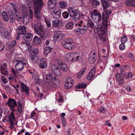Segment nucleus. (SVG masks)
<instances>
[{"label": "nucleus", "mask_w": 135, "mask_h": 135, "mask_svg": "<svg viewBox=\"0 0 135 135\" xmlns=\"http://www.w3.org/2000/svg\"><path fill=\"white\" fill-rule=\"evenodd\" d=\"M105 13H103V21L102 26H99L95 27L97 31V33L98 35V37L100 40L103 41H105V35L106 31L108 26V19L109 16L111 14V11L109 10H105Z\"/></svg>", "instance_id": "obj_1"}, {"label": "nucleus", "mask_w": 135, "mask_h": 135, "mask_svg": "<svg viewBox=\"0 0 135 135\" xmlns=\"http://www.w3.org/2000/svg\"><path fill=\"white\" fill-rule=\"evenodd\" d=\"M34 29L36 33L39 35L42 40H45L47 36V34L45 30L43 25L41 23H39L33 26Z\"/></svg>", "instance_id": "obj_2"}, {"label": "nucleus", "mask_w": 135, "mask_h": 135, "mask_svg": "<svg viewBox=\"0 0 135 135\" xmlns=\"http://www.w3.org/2000/svg\"><path fill=\"white\" fill-rule=\"evenodd\" d=\"M33 4L35 16L37 18L40 19L42 16L41 11L44 5L42 1V0H36L33 1Z\"/></svg>", "instance_id": "obj_3"}, {"label": "nucleus", "mask_w": 135, "mask_h": 135, "mask_svg": "<svg viewBox=\"0 0 135 135\" xmlns=\"http://www.w3.org/2000/svg\"><path fill=\"white\" fill-rule=\"evenodd\" d=\"M98 10L96 9L93 11V12L91 13V17L94 22H99L102 20V16L100 13L97 12Z\"/></svg>", "instance_id": "obj_4"}, {"label": "nucleus", "mask_w": 135, "mask_h": 135, "mask_svg": "<svg viewBox=\"0 0 135 135\" xmlns=\"http://www.w3.org/2000/svg\"><path fill=\"white\" fill-rule=\"evenodd\" d=\"M57 80V78L56 77H54L53 78L51 74L49 73L46 75V81L48 85L50 86H52L54 85L53 82H54V80L56 81Z\"/></svg>", "instance_id": "obj_5"}, {"label": "nucleus", "mask_w": 135, "mask_h": 135, "mask_svg": "<svg viewBox=\"0 0 135 135\" xmlns=\"http://www.w3.org/2000/svg\"><path fill=\"white\" fill-rule=\"evenodd\" d=\"M71 38H69L65 41H62V44L63 46L65 49L71 50L73 48V43Z\"/></svg>", "instance_id": "obj_6"}, {"label": "nucleus", "mask_w": 135, "mask_h": 135, "mask_svg": "<svg viewBox=\"0 0 135 135\" xmlns=\"http://www.w3.org/2000/svg\"><path fill=\"white\" fill-rule=\"evenodd\" d=\"M13 62H16L15 68L16 71H22L24 67V65H26V63H23L22 61L17 60H15L13 61Z\"/></svg>", "instance_id": "obj_7"}, {"label": "nucleus", "mask_w": 135, "mask_h": 135, "mask_svg": "<svg viewBox=\"0 0 135 135\" xmlns=\"http://www.w3.org/2000/svg\"><path fill=\"white\" fill-rule=\"evenodd\" d=\"M97 57L95 51H91L90 54L88 58V60L89 62L91 64H94L97 59Z\"/></svg>", "instance_id": "obj_8"}, {"label": "nucleus", "mask_w": 135, "mask_h": 135, "mask_svg": "<svg viewBox=\"0 0 135 135\" xmlns=\"http://www.w3.org/2000/svg\"><path fill=\"white\" fill-rule=\"evenodd\" d=\"M51 68L52 71L55 75L58 76H60L61 75L60 68L57 65L53 64L51 66Z\"/></svg>", "instance_id": "obj_9"}, {"label": "nucleus", "mask_w": 135, "mask_h": 135, "mask_svg": "<svg viewBox=\"0 0 135 135\" xmlns=\"http://www.w3.org/2000/svg\"><path fill=\"white\" fill-rule=\"evenodd\" d=\"M62 22L59 20L56 19L52 21V25L53 27L60 28L62 26Z\"/></svg>", "instance_id": "obj_10"}, {"label": "nucleus", "mask_w": 135, "mask_h": 135, "mask_svg": "<svg viewBox=\"0 0 135 135\" xmlns=\"http://www.w3.org/2000/svg\"><path fill=\"white\" fill-rule=\"evenodd\" d=\"M70 16L73 17V20L76 21H78L80 18V14L77 9H75L74 12L70 15Z\"/></svg>", "instance_id": "obj_11"}, {"label": "nucleus", "mask_w": 135, "mask_h": 135, "mask_svg": "<svg viewBox=\"0 0 135 135\" xmlns=\"http://www.w3.org/2000/svg\"><path fill=\"white\" fill-rule=\"evenodd\" d=\"M18 32V35H24L26 32L25 27L24 26H21L18 27L17 29Z\"/></svg>", "instance_id": "obj_12"}, {"label": "nucleus", "mask_w": 135, "mask_h": 135, "mask_svg": "<svg viewBox=\"0 0 135 135\" xmlns=\"http://www.w3.org/2000/svg\"><path fill=\"white\" fill-rule=\"evenodd\" d=\"M84 25V27H85V28L86 29V31L89 27H90L91 28H94L95 27L94 22L90 20H88L86 23H85Z\"/></svg>", "instance_id": "obj_13"}, {"label": "nucleus", "mask_w": 135, "mask_h": 135, "mask_svg": "<svg viewBox=\"0 0 135 135\" xmlns=\"http://www.w3.org/2000/svg\"><path fill=\"white\" fill-rule=\"evenodd\" d=\"M6 104L8 105L9 107L12 108L17 105L16 102L14 99L11 98L8 99Z\"/></svg>", "instance_id": "obj_14"}, {"label": "nucleus", "mask_w": 135, "mask_h": 135, "mask_svg": "<svg viewBox=\"0 0 135 135\" xmlns=\"http://www.w3.org/2000/svg\"><path fill=\"white\" fill-rule=\"evenodd\" d=\"M47 63L45 59L42 58L40 60V62L38 64L40 68L41 69L46 68L47 66Z\"/></svg>", "instance_id": "obj_15"}, {"label": "nucleus", "mask_w": 135, "mask_h": 135, "mask_svg": "<svg viewBox=\"0 0 135 135\" xmlns=\"http://www.w3.org/2000/svg\"><path fill=\"white\" fill-rule=\"evenodd\" d=\"M21 85V88L22 91L23 92H25L26 95H29V89L23 83H22Z\"/></svg>", "instance_id": "obj_16"}, {"label": "nucleus", "mask_w": 135, "mask_h": 135, "mask_svg": "<svg viewBox=\"0 0 135 135\" xmlns=\"http://www.w3.org/2000/svg\"><path fill=\"white\" fill-rule=\"evenodd\" d=\"M95 68L93 67L87 76V79L89 80L93 79L95 74Z\"/></svg>", "instance_id": "obj_17"}, {"label": "nucleus", "mask_w": 135, "mask_h": 135, "mask_svg": "<svg viewBox=\"0 0 135 135\" xmlns=\"http://www.w3.org/2000/svg\"><path fill=\"white\" fill-rule=\"evenodd\" d=\"M72 57L73 60L77 61L80 60L82 58V57L80 56L79 54L77 52H72Z\"/></svg>", "instance_id": "obj_18"}, {"label": "nucleus", "mask_w": 135, "mask_h": 135, "mask_svg": "<svg viewBox=\"0 0 135 135\" xmlns=\"http://www.w3.org/2000/svg\"><path fill=\"white\" fill-rule=\"evenodd\" d=\"M51 14L54 17L56 18H58L60 17L61 12L59 11H57L55 9L52 11Z\"/></svg>", "instance_id": "obj_19"}, {"label": "nucleus", "mask_w": 135, "mask_h": 135, "mask_svg": "<svg viewBox=\"0 0 135 135\" xmlns=\"http://www.w3.org/2000/svg\"><path fill=\"white\" fill-rule=\"evenodd\" d=\"M101 1L104 8V11H106V8L109 6L110 4L107 0H101Z\"/></svg>", "instance_id": "obj_20"}, {"label": "nucleus", "mask_w": 135, "mask_h": 135, "mask_svg": "<svg viewBox=\"0 0 135 135\" xmlns=\"http://www.w3.org/2000/svg\"><path fill=\"white\" fill-rule=\"evenodd\" d=\"M32 34L29 33L25 34L23 37V39L25 41L29 42L32 40Z\"/></svg>", "instance_id": "obj_21"}, {"label": "nucleus", "mask_w": 135, "mask_h": 135, "mask_svg": "<svg viewBox=\"0 0 135 135\" xmlns=\"http://www.w3.org/2000/svg\"><path fill=\"white\" fill-rule=\"evenodd\" d=\"M48 6L50 9L54 8V6L56 4V0H49Z\"/></svg>", "instance_id": "obj_22"}, {"label": "nucleus", "mask_w": 135, "mask_h": 135, "mask_svg": "<svg viewBox=\"0 0 135 135\" xmlns=\"http://www.w3.org/2000/svg\"><path fill=\"white\" fill-rule=\"evenodd\" d=\"M3 20L6 21H8L9 18L8 15L5 11H3L1 14Z\"/></svg>", "instance_id": "obj_23"}, {"label": "nucleus", "mask_w": 135, "mask_h": 135, "mask_svg": "<svg viewBox=\"0 0 135 135\" xmlns=\"http://www.w3.org/2000/svg\"><path fill=\"white\" fill-rule=\"evenodd\" d=\"M41 40L40 38L38 37L37 36H35L33 39V44L38 45L41 43Z\"/></svg>", "instance_id": "obj_24"}, {"label": "nucleus", "mask_w": 135, "mask_h": 135, "mask_svg": "<svg viewBox=\"0 0 135 135\" xmlns=\"http://www.w3.org/2000/svg\"><path fill=\"white\" fill-rule=\"evenodd\" d=\"M30 18L27 15H25L23 17L22 22L24 24H28L29 22Z\"/></svg>", "instance_id": "obj_25"}, {"label": "nucleus", "mask_w": 135, "mask_h": 135, "mask_svg": "<svg viewBox=\"0 0 135 135\" xmlns=\"http://www.w3.org/2000/svg\"><path fill=\"white\" fill-rule=\"evenodd\" d=\"M4 67L1 66V71L2 74L5 75H7L8 74V72L6 68V64H3Z\"/></svg>", "instance_id": "obj_26"}, {"label": "nucleus", "mask_w": 135, "mask_h": 135, "mask_svg": "<svg viewBox=\"0 0 135 135\" xmlns=\"http://www.w3.org/2000/svg\"><path fill=\"white\" fill-rule=\"evenodd\" d=\"M75 32L78 34H79L78 33L79 32L80 34H83L86 32V29L85 28H83L82 27H79L75 30Z\"/></svg>", "instance_id": "obj_27"}, {"label": "nucleus", "mask_w": 135, "mask_h": 135, "mask_svg": "<svg viewBox=\"0 0 135 135\" xmlns=\"http://www.w3.org/2000/svg\"><path fill=\"white\" fill-rule=\"evenodd\" d=\"M59 33H60L59 31H57L56 33H55L53 37L54 40L55 41H60L61 40V35H59Z\"/></svg>", "instance_id": "obj_28"}, {"label": "nucleus", "mask_w": 135, "mask_h": 135, "mask_svg": "<svg viewBox=\"0 0 135 135\" xmlns=\"http://www.w3.org/2000/svg\"><path fill=\"white\" fill-rule=\"evenodd\" d=\"M9 20H10V22L11 23H13L15 20V17L13 13H11L9 14Z\"/></svg>", "instance_id": "obj_29"}, {"label": "nucleus", "mask_w": 135, "mask_h": 135, "mask_svg": "<svg viewBox=\"0 0 135 135\" xmlns=\"http://www.w3.org/2000/svg\"><path fill=\"white\" fill-rule=\"evenodd\" d=\"M126 4L127 6H135V0H127Z\"/></svg>", "instance_id": "obj_30"}, {"label": "nucleus", "mask_w": 135, "mask_h": 135, "mask_svg": "<svg viewBox=\"0 0 135 135\" xmlns=\"http://www.w3.org/2000/svg\"><path fill=\"white\" fill-rule=\"evenodd\" d=\"M61 65L59 64L58 65L59 67L60 68V69L64 71H66L68 70V68L66 64H64L61 63Z\"/></svg>", "instance_id": "obj_31"}, {"label": "nucleus", "mask_w": 135, "mask_h": 135, "mask_svg": "<svg viewBox=\"0 0 135 135\" xmlns=\"http://www.w3.org/2000/svg\"><path fill=\"white\" fill-rule=\"evenodd\" d=\"M86 70V69L85 68L83 69L76 75V77L79 78H80L84 73Z\"/></svg>", "instance_id": "obj_32"}, {"label": "nucleus", "mask_w": 135, "mask_h": 135, "mask_svg": "<svg viewBox=\"0 0 135 135\" xmlns=\"http://www.w3.org/2000/svg\"><path fill=\"white\" fill-rule=\"evenodd\" d=\"M66 57L67 61H71L73 60L72 52L67 54L66 55Z\"/></svg>", "instance_id": "obj_33"}, {"label": "nucleus", "mask_w": 135, "mask_h": 135, "mask_svg": "<svg viewBox=\"0 0 135 135\" xmlns=\"http://www.w3.org/2000/svg\"><path fill=\"white\" fill-rule=\"evenodd\" d=\"M90 1L92 3V4L95 6H97L100 4L99 2L97 0H90Z\"/></svg>", "instance_id": "obj_34"}, {"label": "nucleus", "mask_w": 135, "mask_h": 135, "mask_svg": "<svg viewBox=\"0 0 135 135\" xmlns=\"http://www.w3.org/2000/svg\"><path fill=\"white\" fill-rule=\"evenodd\" d=\"M73 22H69L66 25L65 27L67 29H71L73 27Z\"/></svg>", "instance_id": "obj_35"}, {"label": "nucleus", "mask_w": 135, "mask_h": 135, "mask_svg": "<svg viewBox=\"0 0 135 135\" xmlns=\"http://www.w3.org/2000/svg\"><path fill=\"white\" fill-rule=\"evenodd\" d=\"M44 53L46 56L47 54L51 52V50L49 47H46L45 48Z\"/></svg>", "instance_id": "obj_36"}, {"label": "nucleus", "mask_w": 135, "mask_h": 135, "mask_svg": "<svg viewBox=\"0 0 135 135\" xmlns=\"http://www.w3.org/2000/svg\"><path fill=\"white\" fill-rule=\"evenodd\" d=\"M60 8H64L67 7V4L65 2L62 1L60 2Z\"/></svg>", "instance_id": "obj_37"}, {"label": "nucleus", "mask_w": 135, "mask_h": 135, "mask_svg": "<svg viewBox=\"0 0 135 135\" xmlns=\"http://www.w3.org/2000/svg\"><path fill=\"white\" fill-rule=\"evenodd\" d=\"M121 41L122 43H126L127 40V38L126 36L123 35L121 38Z\"/></svg>", "instance_id": "obj_38"}, {"label": "nucleus", "mask_w": 135, "mask_h": 135, "mask_svg": "<svg viewBox=\"0 0 135 135\" xmlns=\"http://www.w3.org/2000/svg\"><path fill=\"white\" fill-rule=\"evenodd\" d=\"M66 84L65 85L64 87L65 88L67 89H69L71 88L73 86V84L71 83H66Z\"/></svg>", "instance_id": "obj_39"}, {"label": "nucleus", "mask_w": 135, "mask_h": 135, "mask_svg": "<svg viewBox=\"0 0 135 135\" xmlns=\"http://www.w3.org/2000/svg\"><path fill=\"white\" fill-rule=\"evenodd\" d=\"M86 86V85L85 84H82L80 85H77L76 86L75 88L77 89L80 88H85Z\"/></svg>", "instance_id": "obj_40"}, {"label": "nucleus", "mask_w": 135, "mask_h": 135, "mask_svg": "<svg viewBox=\"0 0 135 135\" xmlns=\"http://www.w3.org/2000/svg\"><path fill=\"white\" fill-rule=\"evenodd\" d=\"M132 76V74L131 73H127L125 74V77L126 79H130Z\"/></svg>", "instance_id": "obj_41"}, {"label": "nucleus", "mask_w": 135, "mask_h": 135, "mask_svg": "<svg viewBox=\"0 0 135 135\" xmlns=\"http://www.w3.org/2000/svg\"><path fill=\"white\" fill-rule=\"evenodd\" d=\"M31 59L32 61L35 62V60L36 61H37V59H38V60L39 59V58H38V56H37L33 55L32 56V57H31Z\"/></svg>", "instance_id": "obj_42"}, {"label": "nucleus", "mask_w": 135, "mask_h": 135, "mask_svg": "<svg viewBox=\"0 0 135 135\" xmlns=\"http://www.w3.org/2000/svg\"><path fill=\"white\" fill-rule=\"evenodd\" d=\"M27 8L25 5H22L21 9L23 13H25L27 10Z\"/></svg>", "instance_id": "obj_43"}, {"label": "nucleus", "mask_w": 135, "mask_h": 135, "mask_svg": "<svg viewBox=\"0 0 135 135\" xmlns=\"http://www.w3.org/2000/svg\"><path fill=\"white\" fill-rule=\"evenodd\" d=\"M68 9L70 15L72 13H73L74 12L75 10V9L74 10V9H73V7H69L68 8Z\"/></svg>", "instance_id": "obj_44"}, {"label": "nucleus", "mask_w": 135, "mask_h": 135, "mask_svg": "<svg viewBox=\"0 0 135 135\" xmlns=\"http://www.w3.org/2000/svg\"><path fill=\"white\" fill-rule=\"evenodd\" d=\"M16 44V41L15 40H14L12 41V42L11 44L9 45L10 48L13 47L15 46V45Z\"/></svg>", "instance_id": "obj_45"}, {"label": "nucleus", "mask_w": 135, "mask_h": 135, "mask_svg": "<svg viewBox=\"0 0 135 135\" xmlns=\"http://www.w3.org/2000/svg\"><path fill=\"white\" fill-rule=\"evenodd\" d=\"M62 15L64 18H67L69 17V14L66 12H64L62 13Z\"/></svg>", "instance_id": "obj_46"}, {"label": "nucleus", "mask_w": 135, "mask_h": 135, "mask_svg": "<svg viewBox=\"0 0 135 135\" xmlns=\"http://www.w3.org/2000/svg\"><path fill=\"white\" fill-rule=\"evenodd\" d=\"M119 48L120 50H123L125 48V45L124 43H122L119 46Z\"/></svg>", "instance_id": "obj_47"}, {"label": "nucleus", "mask_w": 135, "mask_h": 135, "mask_svg": "<svg viewBox=\"0 0 135 135\" xmlns=\"http://www.w3.org/2000/svg\"><path fill=\"white\" fill-rule=\"evenodd\" d=\"M2 81H3V83L6 84L7 82V80L6 79L5 77L4 76H2L1 78Z\"/></svg>", "instance_id": "obj_48"}, {"label": "nucleus", "mask_w": 135, "mask_h": 135, "mask_svg": "<svg viewBox=\"0 0 135 135\" xmlns=\"http://www.w3.org/2000/svg\"><path fill=\"white\" fill-rule=\"evenodd\" d=\"M4 33L5 34L4 35L6 36H9V34L8 33V30L6 29H5L3 31Z\"/></svg>", "instance_id": "obj_49"}, {"label": "nucleus", "mask_w": 135, "mask_h": 135, "mask_svg": "<svg viewBox=\"0 0 135 135\" xmlns=\"http://www.w3.org/2000/svg\"><path fill=\"white\" fill-rule=\"evenodd\" d=\"M8 117L9 119V121L11 120H15L14 116L9 115L8 116Z\"/></svg>", "instance_id": "obj_50"}, {"label": "nucleus", "mask_w": 135, "mask_h": 135, "mask_svg": "<svg viewBox=\"0 0 135 135\" xmlns=\"http://www.w3.org/2000/svg\"><path fill=\"white\" fill-rule=\"evenodd\" d=\"M61 120L63 126L64 127H65L66 123L65 118H62Z\"/></svg>", "instance_id": "obj_51"}, {"label": "nucleus", "mask_w": 135, "mask_h": 135, "mask_svg": "<svg viewBox=\"0 0 135 135\" xmlns=\"http://www.w3.org/2000/svg\"><path fill=\"white\" fill-rule=\"evenodd\" d=\"M39 52L37 48H35L33 51V53L36 55H37Z\"/></svg>", "instance_id": "obj_52"}, {"label": "nucleus", "mask_w": 135, "mask_h": 135, "mask_svg": "<svg viewBox=\"0 0 135 135\" xmlns=\"http://www.w3.org/2000/svg\"><path fill=\"white\" fill-rule=\"evenodd\" d=\"M33 14V12L30 9L29 10V17L30 19H31L32 15Z\"/></svg>", "instance_id": "obj_53"}, {"label": "nucleus", "mask_w": 135, "mask_h": 135, "mask_svg": "<svg viewBox=\"0 0 135 135\" xmlns=\"http://www.w3.org/2000/svg\"><path fill=\"white\" fill-rule=\"evenodd\" d=\"M120 76L121 75H120V74L118 73L116 74L115 76V78H116V80H117L118 81L119 80Z\"/></svg>", "instance_id": "obj_54"}, {"label": "nucleus", "mask_w": 135, "mask_h": 135, "mask_svg": "<svg viewBox=\"0 0 135 135\" xmlns=\"http://www.w3.org/2000/svg\"><path fill=\"white\" fill-rule=\"evenodd\" d=\"M123 82V79L122 78H121L119 81V85H122Z\"/></svg>", "instance_id": "obj_55"}, {"label": "nucleus", "mask_w": 135, "mask_h": 135, "mask_svg": "<svg viewBox=\"0 0 135 135\" xmlns=\"http://www.w3.org/2000/svg\"><path fill=\"white\" fill-rule=\"evenodd\" d=\"M16 18L18 21H20L21 20L22 21V18L20 16V15L16 17Z\"/></svg>", "instance_id": "obj_56"}, {"label": "nucleus", "mask_w": 135, "mask_h": 135, "mask_svg": "<svg viewBox=\"0 0 135 135\" xmlns=\"http://www.w3.org/2000/svg\"><path fill=\"white\" fill-rule=\"evenodd\" d=\"M35 81L36 84H39L40 82V80H39L38 78H35Z\"/></svg>", "instance_id": "obj_57"}, {"label": "nucleus", "mask_w": 135, "mask_h": 135, "mask_svg": "<svg viewBox=\"0 0 135 135\" xmlns=\"http://www.w3.org/2000/svg\"><path fill=\"white\" fill-rule=\"evenodd\" d=\"M17 104L18 106H19L20 108L22 107V104L20 101H18L17 102Z\"/></svg>", "instance_id": "obj_58"}, {"label": "nucleus", "mask_w": 135, "mask_h": 135, "mask_svg": "<svg viewBox=\"0 0 135 135\" xmlns=\"http://www.w3.org/2000/svg\"><path fill=\"white\" fill-rule=\"evenodd\" d=\"M15 12V14L16 15V17L18 16H20V12H19L17 11V10Z\"/></svg>", "instance_id": "obj_59"}, {"label": "nucleus", "mask_w": 135, "mask_h": 135, "mask_svg": "<svg viewBox=\"0 0 135 135\" xmlns=\"http://www.w3.org/2000/svg\"><path fill=\"white\" fill-rule=\"evenodd\" d=\"M71 80V78L69 77L68 79L66 80L65 82L66 83H69V81Z\"/></svg>", "instance_id": "obj_60"}, {"label": "nucleus", "mask_w": 135, "mask_h": 135, "mask_svg": "<svg viewBox=\"0 0 135 135\" xmlns=\"http://www.w3.org/2000/svg\"><path fill=\"white\" fill-rule=\"evenodd\" d=\"M17 7V6H16L15 5H13V8L14 9V11H16L17 10L16 8Z\"/></svg>", "instance_id": "obj_61"}, {"label": "nucleus", "mask_w": 135, "mask_h": 135, "mask_svg": "<svg viewBox=\"0 0 135 135\" xmlns=\"http://www.w3.org/2000/svg\"><path fill=\"white\" fill-rule=\"evenodd\" d=\"M33 46H32V45H31L30 47H29V48L28 49V51H31L32 49H33Z\"/></svg>", "instance_id": "obj_62"}, {"label": "nucleus", "mask_w": 135, "mask_h": 135, "mask_svg": "<svg viewBox=\"0 0 135 135\" xmlns=\"http://www.w3.org/2000/svg\"><path fill=\"white\" fill-rule=\"evenodd\" d=\"M125 74V72H124L123 70H122L120 71V74L123 76L124 75V74Z\"/></svg>", "instance_id": "obj_63"}, {"label": "nucleus", "mask_w": 135, "mask_h": 135, "mask_svg": "<svg viewBox=\"0 0 135 135\" xmlns=\"http://www.w3.org/2000/svg\"><path fill=\"white\" fill-rule=\"evenodd\" d=\"M126 90L128 91H131V88L129 86H127L126 88Z\"/></svg>", "instance_id": "obj_64"}]
</instances>
